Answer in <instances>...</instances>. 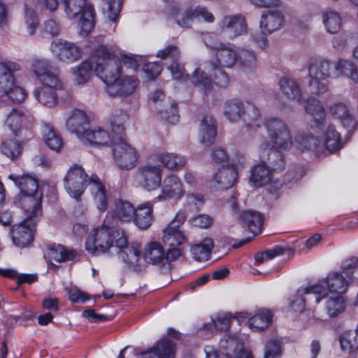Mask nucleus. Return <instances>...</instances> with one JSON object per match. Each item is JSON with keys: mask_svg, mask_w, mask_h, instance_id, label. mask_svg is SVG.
Returning <instances> with one entry per match:
<instances>
[{"mask_svg": "<svg viewBox=\"0 0 358 358\" xmlns=\"http://www.w3.org/2000/svg\"><path fill=\"white\" fill-rule=\"evenodd\" d=\"M32 70L42 84L34 91L36 99L42 105L49 108L58 103V92L64 90V85L58 76L52 71L51 64L46 59H34Z\"/></svg>", "mask_w": 358, "mask_h": 358, "instance_id": "4", "label": "nucleus"}, {"mask_svg": "<svg viewBox=\"0 0 358 358\" xmlns=\"http://www.w3.org/2000/svg\"><path fill=\"white\" fill-rule=\"evenodd\" d=\"M336 73L334 76L345 75L350 77L355 83H358V68L355 67L351 62L347 60H339L337 66H335Z\"/></svg>", "mask_w": 358, "mask_h": 358, "instance_id": "46", "label": "nucleus"}, {"mask_svg": "<svg viewBox=\"0 0 358 358\" xmlns=\"http://www.w3.org/2000/svg\"><path fill=\"white\" fill-rule=\"evenodd\" d=\"M64 12L69 19L80 15L78 26L80 34L87 36L94 28L96 12L94 6L87 0H63Z\"/></svg>", "mask_w": 358, "mask_h": 358, "instance_id": "8", "label": "nucleus"}, {"mask_svg": "<svg viewBox=\"0 0 358 358\" xmlns=\"http://www.w3.org/2000/svg\"><path fill=\"white\" fill-rule=\"evenodd\" d=\"M279 85L280 90L288 99L296 100L299 103L306 102L304 105L306 112L313 115V98L308 97L306 101L298 84L294 80L282 78L279 80Z\"/></svg>", "mask_w": 358, "mask_h": 358, "instance_id": "20", "label": "nucleus"}, {"mask_svg": "<svg viewBox=\"0 0 358 358\" xmlns=\"http://www.w3.org/2000/svg\"><path fill=\"white\" fill-rule=\"evenodd\" d=\"M23 143L20 138L16 140L7 139L1 142L0 150L3 155L10 159H15L21 155L23 151Z\"/></svg>", "mask_w": 358, "mask_h": 358, "instance_id": "41", "label": "nucleus"}, {"mask_svg": "<svg viewBox=\"0 0 358 358\" xmlns=\"http://www.w3.org/2000/svg\"><path fill=\"white\" fill-rule=\"evenodd\" d=\"M272 312L266 308L258 309L254 315L250 316L248 313H237V321L241 324L247 320L249 328L255 332H259L266 329L273 321Z\"/></svg>", "mask_w": 358, "mask_h": 358, "instance_id": "16", "label": "nucleus"}, {"mask_svg": "<svg viewBox=\"0 0 358 358\" xmlns=\"http://www.w3.org/2000/svg\"><path fill=\"white\" fill-rule=\"evenodd\" d=\"M25 22L27 24L28 31L31 35L36 32L38 25V16L36 11L29 8L27 3H24Z\"/></svg>", "mask_w": 358, "mask_h": 358, "instance_id": "57", "label": "nucleus"}, {"mask_svg": "<svg viewBox=\"0 0 358 358\" xmlns=\"http://www.w3.org/2000/svg\"><path fill=\"white\" fill-rule=\"evenodd\" d=\"M285 249L281 245H275L270 250L259 252L255 255V262L260 264L265 261L272 259L280 255H283Z\"/></svg>", "mask_w": 358, "mask_h": 358, "instance_id": "52", "label": "nucleus"}, {"mask_svg": "<svg viewBox=\"0 0 358 358\" xmlns=\"http://www.w3.org/2000/svg\"><path fill=\"white\" fill-rule=\"evenodd\" d=\"M337 63H331L323 59H318L315 62V89L317 88V94H323L327 91L326 80L330 77L336 78L335 66Z\"/></svg>", "mask_w": 358, "mask_h": 358, "instance_id": "19", "label": "nucleus"}, {"mask_svg": "<svg viewBox=\"0 0 358 358\" xmlns=\"http://www.w3.org/2000/svg\"><path fill=\"white\" fill-rule=\"evenodd\" d=\"M181 255V250L168 249L165 252L161 243L151 241L145 248L144 259L146 262L152 265H164L174 262Z\"/></svg>", "mask_w": 358, "mask_h": 358, "instance_id": "12", "label": "nucleus"}, {"mask_svg": "<svg viewBox=\"0 0 358 358\" xmlns=\"http://www.w3.org/2000/svg\"><path fill=\"white\" fill-rule=\"evenodd\" d=\"M112 56L106 45H99L90 58L73 69L74 82L77 85L87 83L94 71L96 76L106 85V91L110 96L131 94L138 87V80L133 77L120 80V62L111 59Z\"/></svg>", "mask_w": 358, "mask_h": 358, "instance_id": "1", "label": "nucleus"}, {"mask_svg": "<svg viewBox=\"0 0 358 358\" xmlns=\"http://www.w3.org/2000/svg\"><path fill=\"white\" fill-rule=\"evenodd\" d=\"M341 350L348 354H354L358 350V335L352 331H345L339 338Z\"/></svg>", "mask_w": 358, "mask_h": 358, "instance_id": "44", "label": "nucleus"}, {"mask_svg": "<svg viewBox=\"0 0 358 358\" xmlns=\"http://www.w3.org/2000/svg\"><path fill=\"white\" fill-rule=\"evenodd\" d=\"M224 27L231 38L240 36L247 32V23L241 15L226 16L223 19Z\"/></svg>", "mask_w": 358, "mask_h": 358, "instance_id": "35", "label": "nucleus"}, {"mask_svg": "<svg viewBox=\"0 0 358 358\" xmlns=\"http://www.w3.org/2000/svg\"><path fill=\"white\" fill-rule=\"evenodd\" d=\"M212 67L210 76L213 78V83L219 87H227L230 80L227 73L222 69L223 67L217 66L215 62L212 63Z\"/></svg>", "mask_w": 358, "mask_h": 358, "instance_id": "48", "label": "nucleus"}, {"mask_svg": "<svg viewBox=\"0 0 358 358\" xmlns=\"http://www.w3.org/2000/svg\"><path fill=\"white\" fill-rule=\"evenodd\" d=\"M116 252L122 261L128 266H134L138 262L140 250L138 247L130 246L125 234L115 241Z\"/></svg>", "mask_w": 358, "mask_h": 358, "instance_id": "28", "label": "nucleus"}, {"mask_svg": "<svg viewBox=\"0 0 358 358\" xmlns=\"http://www.w3.org/2000/svg\"><path fill=\"white\" fill-rule=\"evenodd\" d=\"M64 188L69 194L78 201L90 185V191L97 209L105 212L108 206V194L105 185L96 174L89 177L84 168L78 164H73L67 171L64 178Z\"/></svg>", "mask_w": 358, "mask_h": 358, "instance_id": "3", "label": "nucleus"}, {"mask_svg": "<svg viewBox=\"0 0 358 358\" xmlns=\"http://www.w3.org/2000/svg\"><path fill=\"white\" fill-rule=\"evenodd\" d=\"M4 95H6L14 103H21L26 99L27 94L24 88L15 85L14 81L13 87H11L8 93Z\"/></svg>", "mask_w": 358, "mask_h": 358, "instance_id": "62", "label": "nucleus"}, {"mask_svg": "<svg viewBox=\"0 0 358 358\" xmlns=\"http://www.w3.org/2000/svg\"><path fill=\"white\" fill-rule=\"evenodd\" d=\"M221 353L227 358H236L247 353L242 340L236 334H225L219 342Z\"/></svg>", "mask_w": 358, "mask_h": 358, "instance_id": "24", "label": "nucleus"}, {"mask_svg": "<svg viewBox=\"0 0 358 358\" xmlns=\"http://www.w3.org/2000/svg\"><path fill=\"white\" fill-rule=\"evenodd\" d=\"M42 194L18 195L15 203L25 213H29L27 217L38 220V217L42 215Z\"/></svg>", "mask_w": 358, "mask_h": 358, "instance_id": "26", "label": "nucleus"}, {"mask_svg": "<svg viewBox=\"0 0 358 358\" xmlns=\"http://www.w3.org/2000/svg\"><path fill=\"white\" fill-rule=\"evenodd\" d=\"M238 220L243 227L248 228L250 233L257 236L262 231L264 215L257 211L247 210L239 215Z\"/></svg>", "mask_w": 358, "mask_h": 358, "instance_id": "31", "label": "nucleus"}, {"mask_svg": "<svg viewBox=\"0 0 358 358\" xmlns=\"http://www.w3.org/2000/svg\"><path fill=\"white\" fill-rule=\"evenodd\" d=\"M156 57L162 60L169 59L171 63L176 60H180L181 52L177 45H168L164 49L158 50Z\"/></svg>", "mask_w": 358, "mask_h": 358, "instance_id": "51", "label": "nucleus"}, {"mask_svg": "<svg viewBox=\"0 0 358 358\" xmlns=\"http://www.w3.org/2000/svg\"><path fill=\"white\" fill-rule=\"evenodd\" d=\"M330 112L332 115L340 119L344 126H351L354 124L355 120L349 114L348 109L345 104L343 103H335L330 108Z\"/></svg>", "mask_w": 358, "mask_h": 358, "instance_id": "47", "label": "nucleus"}, {"mask_svg": "<svg viewBox=\"0 0 358 358\" xmlns=\"http://www.w3.org/2000/svg\"><path fill=\"white\" fill-rule=\"evenodd\" d=\"M313 293V285L307 287H300L295 294L289 299V308L295 313H302L306 308V299L303 296L305 294Z\"/></svg>", "mask_w": 358, "mask_h": 358, "instance_id": "39", "label": "nucleus"}, {"mask_svg": "<svg viewBox=\"0 0 358 358\" xmlns=\"http://www.w3.org/2000/svg\"><path fill=\"white\" fill-rule=\"evenodd\" d=\"M136 174L140 185L147 191H155L162 185V170L157 166H141Z\"/></svg>", "mask_w": 358, "mask_h": 358, "instance_id": "17", "label": "nucleus"}, {"mask_svg": "<svg viewBox=\"0 0 358 358\" xmlns=\"http://www.w3.org/2000/svg\"><path fill=\"white\" fill-rule=\"evenodd\" d=\"M224 115L230 122H237L242 120L248 129L256 130L260 125V111L254 104L246 102L245 104L237 98L226 101Z\"/></svg>", "mask_w": 358, "mask_h": 358, "instance_id": "7", "label": "nucleus"}, {"mask_svg": "<svg viewBox=\"0 0 358 358\" xmlns=\"http://www.w3.org/2000/svg\"><path fill=\"white\" fill-rule=\"evenodd\" d=\"M187 215L185 211H179L174 219L163 230L162 241L169 246V249L181 250L179 247L187 240L183 231L180 230L181 226L186 220Z\"/></svg>", "mask_w": 358, "mask_h": 358, "instance_id": "13", "label": "nucleus"}, {"mask_svg": "<svg viewBox=\"0 0 358 358\" xmlns=\"http://www.w3.org/2000/svg\"><path fill=\"white\" fill-rule=\"evenodd\" d=\"M10 178L15 182V185L20 189V194L19 195L40 194L38 191L39 184L36 178L28 175H24L17 178L10 176Z\"/></svg>", "mask_w": 358, "mask_h": 358, "instance_id": "38", "label": "nucleus"}, {"mask_svg": "<svg viewBox=\"0 0 358 358\" xmlns=\"http://www.w3.org/2000/svg\"><path fill=\"white\" fill-rule=\"evenodd\" d=\"M259 23L261 32L252 35V38L253 41L263 49L268 45L266 35L280 29L285 23V19L279 10L268 11L267 13H262Z\"/></svg>", "mask_w": 358, "mask_h": 358, "instance_id": "11", "label": "nucleus"}, {"mask_svg": "<svg viewBox=\"0 0 358 358\" xmlns=\"http://www.w3.org/2000/svg\"><path fill=\"white\" fill-rule=\"evenodd\" d=\"M50 257L58 263L73 261L78 256V251L62 244L50 243L47 245Z\"/></svg>", "mask_w": 358, "mask_h": 358, "instance_id": "34", "label": "nucleus"}, {"mask_svg": "<svg viewBox=\"0 0 358 358\" xmlns=\"http://www.w3.org/2000/svg\"><path fill=\"white\" fill-rule=\"evenodd\" d=\"M349 286V282L340 272L331 271L327 277L315 285V298L319 302L327 296L329 292L344 294Z\"/></svg>", "mask_w": 358, "mask_h": 358, "instance_id": "10", "label": "nucleus"}, {"mask_svg": "<svg viewBox=\"0 0 358 358\" xmlns=\"http://www.w3.org/2000/svg\"><path fill=\"white\" fill-rule=\"evenodd\" d=\"M199 17L208 23H212L215 20L213 15L208 10L206 7L197 6L185 9L181 15V19L177 20V24L182 28H190L193 20Z\"/></svg>", "mask_w": 358, "mask_h": 358, "instance_id": "27", "label": "nucleus"}, {"mask_svg": "<svg viewBox=\"0 0 358 358\" xmlns=\"http://www.w3.org/2000/svg\"><path fill=\"white\" fill-rule=\"evenodd\" d=\"M36 219L27 217L20 224L13 226L10 229L13 243L20 248H24L30 245L34 238Z\"/></svg>", "mask_w": 358, "mask_h": 358, "instance_id": "14", "label": "nucleus"}, {"mask_svg": "<svg viewBox=\"0 0 358 358\" xmlns=\"http://www.w3.org/2000/svg\"><path fill=\"white\" fill-rule=\"evenodd\" d=\"M135 208L127 200L117 199L114 201L112 208L108 211L106 216V223L117 226L120 222H130L134 218Z\"/></svg>", "mask_w": 358, "mask_h": 358, "instance_id": "15", "label": "nucleus"}, {"mask_svg": "<svg viewBox=\"0 0 358 358\" xmlns=\"http://www.w3.org/2000/svg\"><path fill=\"white\" fill-rule=\"evenodd\" d=\"M142 69L148 78L150 80H153L160 75L162 71V62H148L143 66Z\"/></svg>", "mask_w": 358, "mask_h": 358, "instance_id": "61", "label": "nucleus"}, {"mask_svg": "<svg viewBox=\"0 0 358 358\" xmlns=\"http://www.w3.org/2000/svg\"><path fill=\"white\" fill-rule=\"evenodd\" d=\"M216 50V64L223 68L231 67L238 60V55L235 50L227 47H212Z\"/></svg>", "mask_w": 358, "mask_h": 358, "instance_id": "37", "label": "nucleus"}, {"mask_svg": "<svg viewBox=\"0 0 358 358\" xmlns=\"http://www.w3.org/2000/svg\"><path fill=\"white\" fill-rule=\"evenodd\" d=\"M156 159L170 170L181 169L186 164L184 157L169 152L157 154Z\"/></svg>", "mask_w": 358, "mask_h": 358, "instance_id": "40", "label": "nucleus"}, {"mask_svg": "<svg viewBox=\"0 0 358 358\" xmlns=\"http://www.w3.org/2000/svg\"><path fill=\"white\" fill-rule=\"evenodd\" d=\"M69 299L73 303H85L90 299V296L77 287L66 288Z\"/></svg>", "mask_w": 358, "mask_h": 358, "instance_id": "59", "label": "nucleus"}, {"mask_svg": "<svg viewBox=\"0 0 358 358\" xmlns=\"http://www.w3.org/2000/svg\"><path fill=\"white\" fill-rule=\"evenodd\" d=\"M213 242L210 241V243H199L195 244L191 248L192 255L196 260L203 261L207 260L210 255L213 249Z\"/></svg>", "mask_w": 358, "mask_h": 358, "instance_id": "53", "label": "nucleus"}, {"mask_svg": "<svg viewBox=\"0 0 358 358\" xmlns=\"http://www.w3.org/2000/svg\"><path fill=\"white\" fill-rule=\"evenodd\" d=\"M113 129H117L119 132L118 137L115 138V141H113L112 145L113 159L120 169H131L136 166L138 155L136 149L127 143L123 124L113 125Z\"/></svg>", "mask_w": 358, "mask_h": 358, "instance_id": "9", "label": "nucleus"}, {"mask_svg": "<svg viewBox=\"0 0 358 358\" xmlns=\"http://www.w3.org/2000/svg\"><path fill=\"white\" fill-rule=\"evenodd\" d=\"M20 70L18 64L14 62H0V94L4 95L13 87L15 76L13 73Z\"/></svg>", "mask_w": 358, "mask_h": 358, "instance_id": "32", "label": "nucleus"}, {"mask_svg": "<svg viewBox=\"0 0 358 358\" xmlns=\"http://www.w3.org/2000/svg\"><path fill=\"white\" fill-rule=\"evenodd\" d=\"M53 54L60 62L66 64L73 63L81 58L83 50L75 43L59 39L51 44Z\"/></svg>", "mask_w": 358, "mask_h": 358, "instance_id": "18", "label": "nucleus"}, {"mask_svg": "<svg viewBox=\"0 0 358 358\" xmlns=\"http://www.w3.org/2000/svg\"><path fill=\"white\" fill-rule=\"evenodd\" d=\"M201 142L210 145L213 143L217 136V122L211 116H204L201 122Z\"/></svg>", "mask_w": 358, "mask_h": 358, "instance_id": "36", "label": "nucleus"}, {"mask_svg": "<svg viewBox=\"0 0 358 358\" xmlns=\"http://www.w3.org/2000/svg\"><path fill=\"white\" fill-rule=\"evenodd\" d=\"M161 186V194L157 196L159 200L170 199L179 200L185 194L181 180L178 176L173 173L167 175L164 178Z\"/></svg>", "mask_w": 358, "mask_h": 358, "instance_id": "23", "label": "nucleus"}, {"mask_svg": "<svg viewBox=\"0 0 358 358\" xmlns=\"http://www.w3.org/2000/svg\"><path fill=\"white\" fill-rule=\"evenodd\" d=\"M66 125L71 132L77 134L83 140L88 129L90 120L84 110L75 109L67 120Z\"/></svg>", "mask_w": 358, "mask_h": 358, "instance_id": "29", "label": "nucleus"}, {"mask_svg": "<svg viewBox=\"0 0 358 358\" xmlns=\"http://www.w3.org/2000/svg\"><path fill=\"white\" fill-rule=\"evenodd\" d=\"M108 5V17L111 22H116L122 10L124 0H103Z\"/></svg>", "mask_w": 358, "mask_h": 358, "instance_id": "58", "label": "nucleus"}, {"mask_svg": "<svg viewBox=\"0 0 358 358\" xmlns=\"http://www.w3.org/2000/svg\"><path fill=\"white\" fill-rule=\"evenodd\" d=\"M345 308V303L343 296L331 297L327 302V310L330 317L337 316Z\"/></svg>", "mask_w": 358, "mask_h": 358, "instance_id": "54", "label": "nucleus"}, {"mask_svg": "<svg viewBox=\"0 0 358 358\" xmlns=\"http://www.w3.org/2000/svg\"><path fill=\"white\" fill-rule=\"evenodd\" d=\"M237 315L234 317L231 315H225L222 317H217L216 320H213L212 324H207L203 326V329L210 330L214 328L217 331H224L229 329L232 320H237Z\"/></svg>", "mask_w": 358, "mask_h": 358, "instance_id": "49", "label": "nucleus"}, {"mask_svg": "<svg viewBox=\"0 0 358 358\" xmlns=\"http://www.w3.org/2000/svg\"><path fill=\"white\" fill-rule=\"evenodd\" d=\"M22 111L13 108L8 115L5 124L15 137L20 138L23 143H27L32 138L33 133L31 129L22 127Z\"/></svg>", "mask_w": 358, "mask_h": 358, "instance_id": "25", "label": "nucleus"}, {"mask_svg": "<svg viewBox=\"0 0 358 358\" xmlns=\"http://www.w3.org/2000/svg\"><path fill=\"white\" fill-rule=\"evenodd\" d=\"M238 58H239L241 65L244 67L252 69L256 66L257 58L252 51L241 50L238 53Z\"/></svg>", "mask_w": 358, "mask_h": 358, "instance_id": "60", "label": "nucleus"}, {"mask_svg": "<svg viewBox=\"0 0 358 358\" xmlns=\"http://www.w3.org/2000/svg\"><path fill=\"white\" fill-rule=\"evenodd\" d=\"M322 22L327 31L330 34H336L338 32L341 28V17L334 10L329 9L323 12Z\"/></svg>", "mask_w": 358, "mask_h": 358, "instance_id": "43", "label": "nucleus"}, {"mask_svg": "<svg viewBox=\"0 0 358 358\" xmlns=\"http://www.w3.org/2000/svg\"><path fill=\"white\" fill-rule=\"evenodd\" d=\"M43 137L48 148L57 152L63 148L64 143L61 136L49 124H45Z\"/></svg>", "mask_w": 358, "mask_h": 358, "instance_id": "42", "label": "nucleus"}, {"mask_svg": "<svg viewBox=\"0 0 358 358\" xmlns=\"http://www.w3.org/2000/svg\"><path fill=\"white\" fill-rule=\"evenodd\" d=\"M325 110L320 101L315 100V154L319 155L320 148L334 153L343 147L341 134L333 125L326 127L324 123Z\"/></svg>", "mask_w": 358, "mask_h": 358, "instance_id": "5", "label": "nucleus"}, {"mask_svg": "<svg viewBox=\"0 0 358 358\" xmlns=\"http://www.w3.org/2000/svg\"><path fill=\"white\" fill-rule=\"evenodd\" d=\"M282 352L280 341L271 339L264 346V358H280Z\"/></svg>", "mask_w": 358, "mask_h": 358, "instance_id": "55", "label": "nucleus"}, {"mask_svg": "<svg viewBox=\"0 0 358 358\" xmlns=\"http://www.w3.org/2000/svg\"><path fill=\"white\" fill-rule=\"evenodd\" d=\"M83 316L91 323L104 322L112 320V317L103 314H98L94 309H87L83 312Z\"/></svg>", "mask_w": 358, "mask_h": 358, "instance_id": "63", "label": "nucleus"}, {"mask_svg": "<svg viewBox=\"0 0 358 358\" xmlns=\"http://www.w3.org/2000/svg\"><path fill=\"white\" fill-rule=\"evenodd\" d=\"M176 344L171 340L164 337L155 345L141 352V358H175Z\"/></svg>", "mask_w": 358, "mask_h": 358, "instance_id": "22", "label": "nucleus"}, {"mask_svg": "<svg viewBox=\"0 0 358 358\" xmlns=\"http://www.w3.org/2000/svg\"><path fill=\"white\" fill-rule=\"evenodd\" d=\"M153 220V206L150 202H145L135 208V214L132 222L139 229H148L151 226Z\"/></svg>", "mask_w": 358, "mask_h": 358, "instance_id": "33", "label": "nucleus"}, {"mask_svg": "<svg viewBox=\"0 0 358 358\" xmlns=\"http://www.w3.org/2000/svg\"><path fill=\"white\" fill-rule=\"evenodd\" d=\"M119 124L120 123H115V121L110 120V134L99 127L96 129H88L87 132H85L83 141H85L90 145L97 146L108 145L112 147L113 141H115V138H117L119 136L118 131L117 129L113 131V126Z\"/></svg>", "mask_w": 358, "mask_h": 358, "instance_id": "21", "label": "nucleus"}, {"mask_svg": "<svg viewBox=\"0 0 358 358\" xmlns=\"http://www.w3.org/2000/svg\"><path fill=\"white\" fill-rule=\"evenodd\" d=\"M272 145L267 141L260 145V150L267 151V161L255 165L250 171V182L252 186L261 187L270 183L274 173L282 172L285 169L286 162L281 150H289L293 142L287 125L280 119L270 117L264 122Z\"/></svg>", "mask_w": 358, "mask_h": 358, "instance_id": "2", "label": "nucleus"}, {"mask_svg": "<svg viewBox=\"0 0 358 358\" xmlns=\"http://www.w3.org/2000/svg\"><path fill=\"white\" fill-rule=\"evenodd\" d=\"M110 52L113 55L111 59H113V61H119L120 62L121 73L119 76H120L119 78L120 80H122V79H124L127 78H131V76H124V77L121 76L122 73V64H124V66H126L127 68L131 69L134 71H137L138 69L140 64H139L138 62L136 60V59L135 57H134L133 56L123 55L121 57V59H119L115 58V55L112 52L110 51ZM131 77L136 78L139 81V80L138 79V78L136 76H131Z\"/></svg>", "mask_w": 358, "mask_h": 358, "instance_id": "56", "label": "nucleus"}, {"mask_svg": "<svg viewBox=\"0 0 358 358\" xmlns=\"http://www.w3.org/2000/svg\"><path fill=\"white\" fill-rule=\"evenodd\" d=\"M192 83L194 86L200 87L206 95L210 93L213 88L212 80L208 77L206 72L199 68L195 69L192 74Z\"/></svg>", "mask_w": 358, "mask_h": 358, "instance_id": "45", "label": "nucleus"}, {"mask_svg": "<svg viewBox=\"0 0 358 358\" xmlns=\"http://www.w3.org/2000/svg\"><path fill=\"white\" fill-rule=\"evenodd\" d=\"M122 235H124L123 230L113 224L106 223L105 219L102 226L94 229L87 236L85 249L94 255L104 253L110 248H115V241Z\"/></svg>", "mask_w": 358, "mask_h": 358, "instance_id": "6", "label": "nucleus"}, {"mask_svg": "<svg viewBox=\"0 0 358 358\" xmlns=\"http://www.w3.org/2000/svg\"><path fill=\"white\" fill-rule=\"evenodd\" d=\"M313 137V136L310 134H307L305 133H299L295 136V143L296 144V148L300 150L301 152H304L306 150L310 149V140Z\"/></svg>", "mask_w": 358, "mask_h": 358, "instance_id": "64", "label": "nucleus"}, {"mask_svg": "<svg viewBox=\"0 0 358 358\" xmlns=\"http://www.w3.org/2000/svg\"><path fill=\"white\" fill-rule=\"evenodd\" d=\"M173 80L178 81H187L189 78V74L186 72L185 66L180 60L172 62L167 67Z\"/></svg>", "mask_w": 358, "mask_h": 358, "instance_id": "50", "label": "nucleus"}, {"mask_svg": "<svg viewBox=\"0 0 358 358\" xmlns=\"http://www.w3.org/2000/svg\"><path fill=\"white\" fill-rule=\"evenodd\" d=\"M238 179V171L234 164H222L213 176V180L221 189H227L233 187Z\"/></svg>", "mask_w": 358, "mask_h": 358, "instance_id": "30", "label": "nucleus"}]
</instances>
